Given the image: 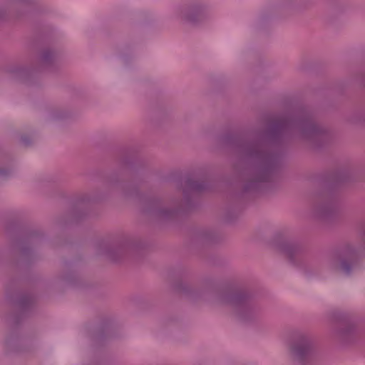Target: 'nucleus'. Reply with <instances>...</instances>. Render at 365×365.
Segmentation results:
<instances>
[{
    "mask_svg": "<svg viewBox=\"0 0 365 365\" xmlns=\"http://www.w3.org/2000/svg\"><path fill=\"white\" fill-rule=\"evenodd\" d=\"M246 155L254 158L257 161V166L255 168L252 179L246 185V189L255 188L257 183L268 180L270 172L275 163V158L267 153L253 147L246 151Z\"/></svg>",
    "mask_w": 365,
    "mask_h": 365,
    "instance_id": "obj_1",
    "label": "nucleus"
},
{
    "mask_svg": "<svg viewBox=\"0 0 365 365\" xmlns=\"http://www.w3.org/2000/svg\"><path fill=\"white\" fill-rule=\"evenodd\" d=\"M302 138L307 140H315L319 138L323 130L310 120H299L294 123Z\"/></svg>",
    "mask_w": 365,
    "mask_h": 365,
    "instance_id": "obj_2",
    "label": "nucleus"
},
{
    "mask_svg": "<svg viewBox=\"0 0 365 365\" xmlns=\"http://www.w3.org/2000/svg\"><path fill=\"white\" fill-rule=\"evenodd\" d=\"M279 251L290 260L302 252V247L294 242H284L279 246Z\"/></svg>",
    "mask_w": 365,
    "mask_h": 365,
    "instance_id": "obj_3",
    "label": "nucleus"
},
{
    "mask_svg": "<svg viewBox=\"0 0 365 365\" xmlns=\"http://www.w3.org/2000/svg\"><path fill=\"white\" fill-rule=\"evenodd\" d=\"M356 264H353L345 259L331 258L329 262V266L335 272H349L352 271Z\"/></svg>",
    "mask_w": 365,
    "mask_h": 365,
    "instance_id": "obj_4",
    "label": "nucleus"
},
{
    "mask_svg": "<svg viewBox=\"0 0 365 365\" xmlns=\"http://www.w3.org/2000/svg\"><path fill=\"white\" fill-rule=\"evenodd\" d=\"M292 351L297 360L302 362L305 358L309 356L310 353V346L308 341L303 338L299 344L292 348Z\"/></svg>",
    "mask_w": 365,
    "mask_h": 365,
    "instance_id": "obj_5",
    "label": "nucleus"
},
{
    "mask_svg": "<svg viewBox=\"0 0 365 365\" xmlns=\"http://www.w3.org/2000/svg\"><path fill=\"white\" fill-rule=\"evenodd\" d=\"M205 183L192 178H187L183 183V192L186 194L188 192H199L205 188Z\"/></svg>",
    "mask_w": 365,
    "mask_h": 365,
    "instance_id": "obj_6",
    "label": "nucleus"
},
{
    "mask_svg": "<svg viewBox=\"0 0 365 365\" xmlns=\"http://www.w3.org/2000/svg\"><path fill=\"white\" fill-rule=\"evenodd\" d=\"M53 53L51 51H44L41 56L40 61L43 65H48L53 59Z\"/></svg>",
    "mask_w": 365,
    "mask_h": 365,
    "instance_id": "obj_7",
    "label": "nucleus"
},
{
    "mask_svg": "<svg viewBox=\"0 0 365 365\" xmlns=\"http://www.w3.org/2000/svg\"><path fill=\"white\" fill-rule=\"evenodd\" d=\"M13 171V167L4 162L0 163V177L4 178L8 176Z\"/></svg>",
    "mask_w": 365,
    "mask_h": 365,
    "instance_id": "obj_8",
    "label": "nucleus"
},
{
    "mask_svg": "<svg viewBox=\"0 0 365 365\" xmlns=\"http://www.w3.org/2000/svg\"><path fill=\"white\" fill-rule=\"evenodd\" d=\"M332 210H333V207L332 206H322V207H319L317 210V215L319 217H325L327 216V214L329 212H331Z\"/></svg>",
    "mask_w": 365,
    "mask_h": 365,
    "instance_id": "obj_9",
    "label": "nucleus"
},
{
    "mask_svg": "<svg viewBox=\"0 0 365 365\" xmlns=\"http://www.w3.org/2000/svg\"><path fill=\"white\" fill-rule=\"evenodd\" d=\"M66 117V113L63 110H56L53 113V118L55 119H61Z\"/></svg>",
    "mask_w": 365,
    "mask_h": 365,
    "instance_id": "obj_10",
    "label": "nucleus"
},
{
    "mask_svg": "<svg viewBox=\"0 0 365 365\" xmlns=\"http://www.w3.org/2000/svg\"><path fill=\"white\" fill-rule=\"evenodd\" d=\"M11 72L16 75H20V74L24 73L25 71L23 68H18L14 69Z\"/></svg>",
    "mask_w": 365,
    "mask_h": 365,
    "instance_id": "obj_11",
    "label": "nucleus"
},
{
    "mask_svg": "<svg viewBox=\"0 0 365 365\" xmlns=\"http://www.w3.org/2000/svg\"><path fill=\"white\" fill-rule=\"evenodd\" d=\"M182 14L184 16V17L187 19V20H190V21H192L193 19L191 16H190L189 14H187V11H182Z\"/></svg>",
    "mask_w": 365,
    "mask_h": 365,
    "instance_id": "obj_12",
    "label": "nucleus"
},
{
    "mask_svg": "<svg viewBox=\"0 0 365 365\" xmlns=\"http://www.w3.org/2000/svg\"><path fill=\"white\" fill-rule=\"evenodd\" d=\"M166 214V212L164 210H162L161 209V212H160V215H161V217L164 215H165Z\"/></svg>",
    "mask_w": 365,
    "mask_h": 365,
    "instance_id": "obj_13",
    "label": "nucleus"
},
{
    "mask_svg": "<svg viewBox=\"0 0 365 365\" xmlns=\"http://www.w3.org/2000/svg\"><path fill=\"white\" fill-rule=\"evenodd\" d=\"M21 140L22 142H24L25 144H28L29 143L26 141V140L24 139V138H21Z\"/></svg>",
    "mask_w": 365,
    "mask_h": 365,
    "instance_id": "obj_14",
    "label": "nucleus"
}]
</instances>
